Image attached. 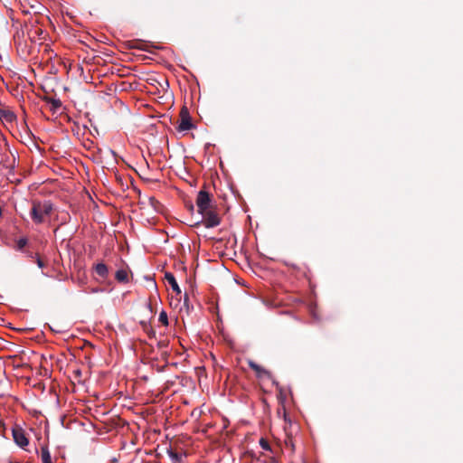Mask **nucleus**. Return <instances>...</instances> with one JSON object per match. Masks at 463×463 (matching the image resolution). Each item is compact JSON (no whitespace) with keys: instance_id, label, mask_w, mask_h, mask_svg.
I'll return each mask as SVG.
<instances>
[{"instance_id":"obj_1","label":"nucleus","mask_w":463,"mask_h":463,"mask_svg":"<svg viewBox=\"0 0 463 463\" xmlns=\"http://www.w3.org/2000/svg\"><path fill=\"white\" fill-rule=\"evenodd\" d=\"M52 210V203L50 201H33L30 214L35 223H42L43 217L50 215Z\"/></svg>"},{"instance_id":"obj_2","label":"nucleus","mask_w":463,"mask_h":463,"mask_svg":"<svg viewBox=\"0 0 463 463\" xmlns=\"http://www.w3.org/2000/svg\"><path fill=\"white\" fill-rule=\"evenodd\" d=\"M195 203L199 213L213 207L212 204V195L205 190L199 191Z\"/></svg>"},{"instance_id":"obj_3","label":"nucleus","mask_w":463,"mask_h":463,"mask_svg":"<svg viewBox=\"0 0 463 463\" xmlns=\"http://www.w3.org/2000/svg\"><path fill=\"white\" fill-rule=\"evenodd\" d=\"M200 213L203 215V222L206 228H213L221 223V217L214 207Z\"/></svg>"},{"instance_id":"obj_4","label":"nucleus","mask_w":463,"mask_h":463,"mask_svg":"<svg viewBox=\"0 0 463 463\" xmlns=\"http://www.w3.org/2000/svg\"><path fill=\"white\" fill-rule=\"evenodd\" d=\"M181 122L178 126L179 131H186L190 130L194 128V125L191 120V117L189 111L186 107H183L180 111Z\"/></svg>"},{"instance_id":"obj_5","label":"nucleus","mask_w":463,"mask_h":463,"mask_svg":"<svg viewBox=\"0 0 463 463\" xmlns=\"http://www.w3.org/2000/svg\"><path fill=\"white\" fill-rule=\"evenodd\" d=\"M12 432L14 440L19 447L24 448L28 445V439L26 438L24 430L22 428L15 426Z\"/></svg>"},{"instance_id":"obj_6","label":"nucleus","mask_w":463,"mask_h":463,"mask_svg":"<svg viewBox=\"0 0 463 463\" xmlns=\"http://www.w3.org/2000/svg\"><path fill=\"white\" fill-rule=\"evenodd\" d=\"M43 100L47 104H50V109L52 113H56L61 108V101L59 99H53L46 96L43 98Z\"/></svg>"},{"instance_id":"obj_7","label":"nucleus","mask_w":463,"mask_h":463,"mask_svg":"<svg viewBox=\"0 0 463 463\" xmlns=\"http://www.w3.org/2000/svg\"><path fill=\"white\" fill-rule=\"evenodd\" d=\"M165 279L171 286L173 291H175L176 294H181V289L176 282L175 276L172 273L166 272L165 274Z\"/></svg>"},{"instance_id":"obj_8","label":"nucleus","mask_w":463,"mask_h":463,"mask_svg":"<svg viewBox=\"0 0 463 463\" xmlns=\"http://www.w3.org/2000/svg\"><path fill=\"white\" fill-rule=\"evenodd\" d=\"M248 364H249V366L257 373V375L259 377H262L264 375H269V373L266 369H264L263 367H261L260 365H259L255 362L249 361Z\"/></svg>"},{"instance_id":"obj_9","label":"nucleus","mask_w":463,"mask_h":463,"mask_svg":"<svg viewBox=\"0 0 463 463\" xmlns=\"http://www.w3.org/2000/svg\"><path fill=\"white\" fill-rule=\"evenodd\" d=\"M96 273L101 278H106L109 273L108 267L104 263H99L95 267Z\"/></svg>"},{"instance_id":"obj_10","label":"nucleus","mask_w":463,"mask_h":463,"mask_svg":"<svg viewBox=\"0 0 463 463\" xmlns=\"http://www.w3.org/2000/svg\"><path fill=\"white\" fill-rule=\"evenodd\" d=\"M28 34L30 38H35L38 36L41 39H43L42 35L43 34V31L38 26H32V28L28 31Z\"/></svg>"},{"instance_id":"obj_11","label":"nucleus","mask_w":463,"mask_h":463,"mask_svg":"<svg viewBox=\"0 0 463 463\" xmlns=\"http://www.w3.org/2000/svg\"><path fill=\"white\" fill-rule=\"evenodd\" d=\"M115 278L118 282H127L128 281V272L125 269H118L116 272Z\"/></svg>"},{"instance_id":"obj_12","label":"nucleus","mask_w":463,"mask_h":463,"mask_svg":"<svg viewBox=\"0 0 463 463\" xmlns=\"http://www.w3.org/2000/svg\"><path fill=\"white\" fill-rule=\"evenodd\" d=\"M129 46H130V48H133V49H139V50H143V51H147L146 46L140 40H135V41L131 42Z\"/></svg>"},{"instance_id":"obj_13","label":"nucleus","mask_w":463,"mask_h":463,"mask_svg":"<svg viewBox=\"0 0 463 463\" xmlns=\"http://www.w3.org/2000/svg\"><path fill=\"white\" fill-rule=\"evenodd\" d=\"M168 455L175 463H180L182 461V455L174 450H169Z\"/></svg>"},{"instance_id":"obj_14","label":"nucleus","mask_w":463,"mask_h":463,"mask_svg":"<svg viewBox=\"0 0 463 463\" xmlns=\"http://www.w3.org/2000/svg\"><path fill=\"white\" fill-rule=\"evenodd\" d=\"M0 117L5 118L7 121H12L14 118V115L13 112L8 110H0Z\"/></svg>"},{"instance_id":"obj_15","label":"nucleus","mask_w":463,"mask_h":463,"mask_svg":"<svg viewBox=\"0 0 463 463\" xmlns=\"http://www.w3.org/2000/svg\"><path fill=\"white\" fill-rule=\"evenodd\" d=\"M284 443H285V446L291 450V452H293L295 450V445H294L292 437L288 436L286 438Z\"/></svg>"},{"instance_id":"obj_16","label":"nucleus","mask_w":463,"mask_h":463,"mask_svg":"<svg viewBox=\"0 0 463 463\" xmlns=\"http://www.w3.org/2000/svg\"><path fill=\"white\" fill-rule=\"evenodd\" d=\"M27 239L26 238H20L16 242V249L18 250H22L26 245H27Z\"/></svg>"},{"instance_id":"obj_17","label":"nucleus","mask_w":463,"mask_h":463,"mask_svg":"<svg viewBox=\"0 0 463 463\" xmlns=\"http://www.w3.org/2000/svg\"><path fill=\"white\" fill-rule=\"evenodd\" d=\"M158 320L164 325V326H167L168 325V318H167V314L165 311H161L160 314H159V318Z\"/></svg>"},{"instance_id":"obj_18","label":"nucleus","mask_w":463,"mask_h":463,"mask_svg":"<svg viewBox=\"0 0 463 463\" xmlns=\"http://www.w3.org/2000/svg\"><path fill=\"white\" fill-rule=\"evenodd\" d=\"M260 447H261L263 449H265V450H271V448H270V446H269V443L268 442V440H267V439H263V438H261V439H260Z\"/></svg>"},{"instance_id":"obj_19","label":"nucleus","mask_w":463,"mask_h":463,"mask_svg":"<svg viewBox=\"0 0 463 463\" xmlns=\"http://www.w3.org/2000/svg\"><path fill=\"white\" fill-rule=\"evenodd\" d=\"M149 203H150L151 206H152L155 210H156V211H158V210H159V207L161 206V204H160V203H159L156 198L151 197V198L149 199Z\"/></svg>"},{"instance_id":"obj_20","label":"nucleus","mask_w":463,"mask_h":463,"mask_svg":"<svg viewBox=\"0 0 463 463\" xmlns=\"http://www.w3.org/2000/svg\"><path fill=\"white\" fill-rule=\"evenodd\" d=\"M157 346L159 349H161L162 351H165V349L168 346V341L167 340H160L158 343H157Z\"/></svg>"},{"instance_id":"obj_21","label":"nucleus","mask_w":463,"mask_h":463,"mask_svg":"<svg viewBox=\"0 0 463 463\" xmlns=\"http://www.w3.org/2000/svg\"><path fill=\"white\" fill-rule=\"evenodd\" d=\"M36 262L39 268H43L45 266L43 260L41 258H37Z\"/></svg>"},{"instance_id":"obj_22","label":"nucleus","mask_w":463,"mask_h":463,"mask_svg":"<svg viewBox=\"0 0 463 463\" xmlns=\"http://www.w3.org/2000/svg\"><path fill=\"white\" fill-rule=\"evenodd\" d=\"M168 355H169V354H168V352H167L166 350L162 351V353H161V356H162V358H163L164 360H165V361H166V360H167Z\"/></svg>"},{"instance_id":"obj_23","label":"nucleus","mask_w":463,"mask_h":463,"mask_svg":"<svg viewBox=\"0 0 463 463\" xmlns=\"http://www.w3.org/2000/svg\"><path fill=\"white\" fill-rule=\"evenodd\" d=\"M200 223H201V222H198L194 223V226H198Z\"/></svg>"},{"instance_id":"obj_24","label":"nucleus","mask_w":463,"mask_h":463,"mask_svg":"<svg viewBox=\"0 0 463 463\" xmlns=\"http://www.w3.org/2000/svg\"><path fill=\"white\" fill-rule=\"evenodd\" d=\"M165 367V365H164L163 367H161L158 371H160V372H161V371H163Z\"/></svg>"}]
</instances>
